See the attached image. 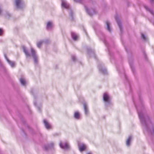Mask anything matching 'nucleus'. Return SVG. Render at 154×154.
Returning a JSON list of instances; mask_svg holds the SVG:
<instances>
[{
  "instance_id": "f257e3e1",
  "label": "nucleus",
  "mask_w": 154,
  "mask_h": 154,
  "mask_svg": "<svg viewBox=\"0 0 154 154\" xmlns=\"http://www.w3.org/2000/svg\"><path fill=\"white\" fill-rule=\"evenodd\" d=\"M135 105L142 125L146 131L149 132L148 126L151 123V121L149 116L145 113L143 107L142 108L141 110H140L139 107H137L136 105Z\"/></svg>"
},
{
  "instance_id": "f03ea898",
  "label": "nucleus",
  "mask_w": 154,
  "mask_h": 154,
  "mask_svg": "<svg viewBox=\"0 0 154 154\" xmlns=\"http://www.w3.org/2000/svg\"><path fill=\"white\" fill-rule=\"evenodd\" d=\"M103 99L106 106H110L112 104L111 98L107 93H105L104 94Z\"/></svg>"
},
{
  "instance_id": "7ed1b4c3",
  "label": "nucleus",
  "mask_w": 154,
  "mask_h": 154,
  "mask_svg": "<svg viewBox=\"0 0 154 154\" xmlns=\"http://www.w3.org/2000/svg\"><path fill=\"white\" fill-rule=\"evenodd\" d=\"M16 8L19 9H22L25 7V4L23 0H14Z\"/></svg>"
},
{
  "instance_id": "20e7f679",
  "label": "nucleus",
  "mask_w": 154,
  "mask_h": 154,
  "mask_svg": "<svg viewBox=\"0 0 154 154\" xmlns=\"http://www.w3.org/2000/svg\"><path fill=\"white\" fill-rule=\"evenodd\" d=\"M31 55L33 58L34 63L35 64L38 62V58L35 51L32 48H31Z\"/></svg>"
},
{
  "instance_id": "39448f33",
  "label": "nucleus",
  "mask_w": 154,
  "mask_h": 154,
  "mask_svg": "<svg viewBox=\"0 0 154 154\" xmlns=\"http://www.w3.org/2000/svg\"><path fill=\"white\" fill-rule=\"evenodd\" d=\"M78 145L79 150L81 152L84 151L87 147L86 145L82 143L78 142Z\"/></svg>"
},
{
  "instance_id": "423d86ee",
  "label": "nucleus",
  "mask_w": 154,
  "mask_h": 154,
  "mask_svg": "<svg viewBox=\"0 0 154 154\" xmlns=\"http://www.w3.org/2000/svg\"><path fill=\"white\" fill-rule=\"evenodd\" d=\"M85 10L87 14L90 16H92L96 13V11L94 9H88L86 6H85Z\"/></svg>"
},
{
  "instance_id": "0eeeda50",
  "label": "nucleus",
  "mask_w": 154,
  "mask_h": 154,
  "mask_svg": "<svg viewBox=\"0 0 154 154\" xmlns=\"http://www.w3.org/2000/svg\"><path fill=\"white\" fill-rule=\"evenodd\" d=\"M98 68L100 71L103 74H106L107 72L106 69L102 66L101 64H100L98 65Z\"/></svg>"
},
{
  "instance_id": "6e6552de",
  "label": "nucleus",
  "mask_w": 154,
  "mask_h": 154,
  "mask_svg": "<svg viewBox=\"0 0 154 154\" xmlns=\"http://www.w3.org/2000/svg\"><path fill=\"white\" fill-rule=\"evenodd\" d=\"M60 146L62 149H67L69 148V146L67 143H62L61 142L60 143Z\"/></svg>"
},
{
  "instance_id": "1a4fd4ad",
  "label": "nucleus",
  "mask_w": 154,
  "mask_h": 154,
  "mask_svg": "<svg viewBox=\"0 0 154 154\" xmlns=\"http://www.w3.org/2000/svg\"><path fill=\"white\" fill-rule=\"evenodd\" d=\"M61 6L63 8L66 9L69 8V5L68 3L65 0H62Z\"/></svg>"
},
{
  "instance_id": "9d476101",
  "label": "nucleus",
  "mask_w": 154,
  "mask_h": 154,
  "mask_svg": "<svg viewBox=\"0 0 154 154\" xmlns=\"http://www.w3.org/2000/svg\"><path fill=\"white\" fill-rule=\"evenodd\" d=\"M53 27L52 22L51 21H48L46 25V29L50 31L51 30Z\"/></svg>"
},
{
  "instance_id": "9b49d317",
  "label": "nucleus",
  "mask_w": 154,
  "mask_h": 154,
  "mask_svg": "<svg viewBox=\"0 0 154 154\" xmlns=\"http://www.w3.org/2000/svg\"><path fill=\"white\" fill-rule=\"evenodd\" d=\"M22 49L23 52L25 53L26 57H29L30 56V54L26 49V48L24 46H22Z\"/></svg>"
},
{
  "instance_id": "f8f14e48",
  "label": "nucleus",
  "mask_w": 154,
  "mask_h": 154,
  "mask_svg": "<svg viewBox=\"0 0 154 154\" xmlns=\"http://www.w3.org/2000/svg\"><path fill=\"white\" fill-rule=\"evenodd\" d=\"M4 56L5 57V58L6 59V60L9 64L11 66L12 68L14 67L15 66V64L14 62L11 61L10 60H9L8 59V58L6 54H5Z\"/></svg>"
},
{
  "instance_id": "ddd939ff",
  "label": "nucleus",
  "mask_w": 154,
  "mask_h": 154,
  "mask_svg": "<svg viewBox=\"0 0 154 154\" xmlns=\"http://www.w3.org/2000/svg\"><path fill=\"white\" fill-rule=\"evenodd\" d=\"M83 105L85 114V115H87L89 113V110L88 105L85 103H84Z\"/></svg>"
},
{
  "instance_id": "4468645a",
  "label": "nucleus",
  "mask_w": 154,
  "mask_h": 154,
  "mask_svg": "<svg viewBox=\"0 0 154 154\" xmlns=\"http://www.w3.org/2000/svg\"><path fill=\"white\" fill-rule=\"evenodd\" d=\"M115 19L118 25L120 30L121 31L122 29V24L121 21L117 15H116L115 17Z\"/></svg>"
},
{
  "instance_id": "2eb2a0df",
  "label": "nucleus",
  "mask_w": 154,
  "mask_h": 154,
  "mask_svg": "<svg viewBox=\"0 0 154 154\" xmlns=\"http://www.w3.org/2000/svg\"><path fill=\"white\" fill-rule=\"evenodd\" d=\"M54 145V144L53 143H51L50 144L45 145L44 146V149L45 150L47 151L50 148H52L53 147V146Z\"/></svg>"
},
{
  "instance_id": "dca6fc26",
  "label": "nucleus",
  "mask_w": 154,
  "mask_h": 154,
  "mask_svg": "<svg viewBox=\"0 0 154 154\" xmlns=\"http://www.w3.org/2000/svg\"><path fill=\"white\" fill-rule=\"evenodd\" d=\"M71 35L72 38L74 41L77 40L79 37L77 34L72 32H71Z\"/></svg>"
},
{
  "instance_id": "f3484780",
  "label": "nucleus",
  "mask_w": 154,
  "mask_h": 154,
  "mask_svg": "<svg viewBox=\"0 0 154 154\" xmlns=\"http://www.w3.org/2000/svg\"><path fill=\"white\" fill-rule=\"evenodd\" d=\"M132 139V136L130 135L129 136L126 141V145L127 146H129L130 145V143Z\"/></svg>"
},
{
  "instance_id": "a211bd4d",
  "label": "nucleus",
  "mask_w": 154,
  "mask_h": 154,
  "mask_svg": "<svg viewBox=\"0 0 154 154\" xmlns=\"http://www.w3.org/2000/svg\"><path fill=\"white\" fill-rule=\"evenodd\" d=\"M44 123L45 125V127L47 129H49L51 128V126L48 122L45 119L43 120Z\"/></svg>"
},
{
  "instance_id": "6ab92c4d",
  "label": "nucleus",
  "mask_w": 154,
  "mask_h": 154,
  "mask_svg": "<svg viewBox=\"0 0 154 154\" xmlns=\"http://www.w3.org/2000/svg\"><path fill=\"white\" fill-rule=\"evenodd\" d=\"M106 27L107 30L110 32L111 31V29L110 27V23L108 21L106 20Z\"/></svg>"
},
{
  "instance_id": "aec40b11",
  "label": "nucleus",
  "mask_w": 154,
  "mask_h": 154,
  "mask_svg": "<svg viewBox=\"0 0 154 154\" xmlns=\"http://www.w3.org/2000/svg\"><path fill=\"white\" fill-rule=\"evenodd\" d=\"M144 7L146 10L149 11L154 16V12L152 10L150 9L149 7H148L144 5Z\"/></svg>"
},
{
  "instance_id": "412c9836",
  "label": "nucleus",
  "mask_w": 154,
  "mask_h": 154,
  "mask_svg": "<svg viewBox=\"0 0 154 154\" xmlns=\"http://www.w3.org/2000/svg\"><path fill=\"white\" fill-rule=\"evenodd\" d=\"M74 118L77 119H79L80 118V115L79 113L78 112H75L74 116Z\"/></svg>"
},
{
  "instance_id": "4be33fe9",
  "label": "nucleus",
  "mask_w": 154,
  "mask_h": 154,
  "mask_svg": "<svg viewBox=\"0 0 154 154\" xmlns=\"http://www.w3.org/2000/svg\"><path fill=\"white\" fill-rule=\"evenodd\" d=\"M20 81L21 84L22 85H23V86H25L26 85V82L23 78H20Z\"/></svg>"
},
{
  "instance_id": "5701e85b",
  "label": "nucleus",
  "mask_w": 154,
  "mask_h": 154,
  "mask_svg": "<svg viewBox=\"0 0 154 154\" xmlns=\"http://www.w3.org/2000/svg\"><path fill=\"white\" fill-rule=\"evenodd\" d=\"M43 43V42L42 40L39 41L37 43V47L39 48H40Z\"/></svg>"
},
{
  "instance_id": "b1692460",
  "label": "nucleus",
  "mask_w": 154,
  "mask_h": 154,
  "mask_svg": "<svg viewBox=\"0 0 154 154\" xmlns=\"http://www.w3.org/2000/svg\"><path fill=\"white\" fill-rule=\"evenodd\" d=\"M30 92L31 94L33 95L34 98H35L34 94H35L36 93V91L35 90L32 89L31 90Z\"/></svg>"
},
{
  "instance_id": "393cba45",
  "label": "nucleus",
  "mask_w": 154,
  "mask_h": 154,
  "mask_svg": "<svg viewBox=\"0 0 154 154\" xmlns=\"http://www.w3.org/2000/svg\"><path fill=\"white\" fill-rule=\"evenodd\" d=\"M141 37H142V38H143V39L144 40H146V36H145V35L143 34H141Z\"/></svg>"
},
{
  "instance_id": "a878e982",
  "label": "nucleus",
  "mask_w": 154,
  "mask_h": 154,
  "mask_svg": "<svg viewBox=\"0 0 154 154\" xmlns=\"http://www.w3.org/2000/svg\"><path fill=\"white\" fill-rule=\"evenodd\" d=\"M42 41L43 42V43H44L45 44H48L49 43V41L48 39L42 40Z\"/></svg>"
},
{
  "instance_id": "bb28decb",
  "label": "nucleus",
  "mask_w": 154,
  "mask_h": 154,
  "mask_svg": "<svg viewBox=\"0 0 154 154\" xmlns=\"http://www.w3.org/2000/svg\"><path fill=\"white\" fill-rule=\"evenodd\" d=\"M72 58L73 61H75L76 60V57L74 55H72Z\"/></svg>"
},
{
  "instance_id": "cd10ccee",
  "label": "nucleus",
  "mask_w": 154,
  "mask_h": 154,
  "mask_svg": "<svg viewBox=\"0 0 154 154\" xmlns=\"http://www.w3.org/2000/svg\"><path fill=\"white\" fill-rule=\"evenodd\" d=\"M75 1L79 3H82L83 0H74Z\"/></svg>"
},
{
  "instance_id": "c85d7f7f",
  "label": "nucleus",
  "mask_w": 154,
  "mask_h": 154,
  "mask_svg": "<svg viewBox=\"0 0 154 154\" xmlns=\"http://www.w3.org/2000/svg\"><path fill=\"white\" fill-rule=\"evenodd\" d=\"M69 11L70 15L71 17H72L73 15V12L71 10H69Z\"/></svg>"
},
{
  "instance_id": "c756f323",
  "label": "nucleus",
  "mask_w": 154,
  "mask_h": 154,
  "mask_svg": "<svg viewBox=\"0 0 154 154\" xmlns=\"http://www.w3.org/2000/svg\"><path fill=\"white\" fill-rule=\"evenodd\" d=\"M3 32V30L2 29L0 28V35H2Z\"/></svg>"
},
{
  "instance_id": "7c9ffc66",
  "label": "nucleus",
  "mask_w": 154,
  "mask_h": 154,
  "mask_svg": "<svg viewBox=\"0 0 154 154\" xmlns=\"http://www.w3.org/2000/svg\"><path fill=\"white\" fill-rule=\"evenodd\" d=\"M2 9L1 8V7L0 6V14L2 13Z\"/></svg>"
},
{
  "instance_id": "2f4dec72",
  "label": "nucleus",
  "mask_w": 154,
  "mask_h": 154,
  "mask_svg": "<svg viewBox=\"0 0 154 154\" xmlns=\"http://www.w3.org/2000/svg\"><path fill=\"white\" fill-rule=\"evenodd\" d=\"M103 42H104V44H105V45H106L107 46V42H106L105 40H104Z\"/></svg>"
},
{
  "instance_id": "473e14b6",
  "label": "nucleus",
  "mask_w": 154,
  "mask_h": 154,
  "mask_svg": "<svg viewBox=\"0 0 154 154\" xmlns=\"http://www.w3.org/2000/svg\"><path fill=\"white\" fill-rule=\"evenodd\" d=\"M37 108L38 109V110L40 112V109H41V108L39 106H37Z\"/></svg>"
},
{
  "instance_id": "72a5a7b5",
  "label": "nucleus",
  "mask_w": 154,
  "mask_h": 154,
  "mask_svg": "<svg viewBox=\"0 0 154 154\" xmlns=\"http://www.w3.org/2000/svg\"><path fill=\"white\" fill-rule=\"evenodd\" d=\"M154 2V0H150V2L151 3H153Z\"/></svg>"
},
{
  "instance_id": "f704fd0d",
  "label": "nucleus",
  "mask_w": 154,
  "mask_h": 154,
  "mask_svg": "<svg viewBox=\"0 0 154 154\" xmlns=\"http://www.w3.org/2000/svg\"><path fill=\"white\" fill-rule=\"evenodd\" d=\"M140 103H142V100H141V98H140Z\"/></svg>"
},
{
  "instance_id": "c9c22d12",
  "label": "nucleus",
  "mask_w": 154,
  "mask_h": 154,
  "mask_svg": "<svg viewBox=\"0 0 154 154\" xmlns=\"http://www.w3.org/2000/svg\"><path fill=\"white\" fill-rule=\"evenodd\" d=\"M130 65H131V68H132V70H133V71L134 69H133V67L131 65V64H130Z\"/></svg>"
},
{
  "instance_id": "e433bc0d",
  "label": "nucleus",
  "mask_w": 154,
  "mask_h": 154,
  "mask_svg": "<svg viewBox=\"0 0 154 154\" xmlns=\"http://www.w3.org/2000/svg\"><path fill=\"white\" fill-rule=\"evenodd\" d=\"M34 104L35 106H36V102L35 101H34Z\"/></svg>"
},
{
  "instance_id": "4c0bfd02",
  "label": "nucleus",
  "mask_w": 154,
  "mask_h": 154,
  "mask_svg": "<svg viewBox=\"0 0 154 154\" xmlns=\"http://www.w3.org/2000/svg\"><path fill=\"white\" fill-rule=\"evenodd\" d=\"M87 154H92V153L91 152H89L87 153Z\"/></svg>"
},
{
  "instance_id": "58836bf2",
  "label": "nucleus",
  "mask_w": 154,
  "mask_h": 154,
  "mask_svg": "<svg viewBox=\"0 0 154 154\" xmlns=\"http://www.w3.org/2000/svg\"><path fill=\"white\" fill-rule=\"evenodd\" d=\"M152 132L153 133H154V128L153 129Z\"/></svg>"
}]
</instances>
